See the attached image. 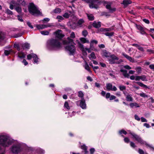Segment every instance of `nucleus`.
<instances>
[{"label":"nucleus","mask_w":154,"mask_h":154,"mask_svg":"<svg viewBox=\"0 0 154 154\" xmlns=\"http://www.w3.org/2000/svg\"><path fill=\"white\" fill-rule=\"evenodd\" d=\"M149 68L154 71V64H151L149 66Z\"/></svg>","instance_id":"nucleus-64"},{"label":"nucleus","mask_w":154,"mask_h":154,"mask_svg":"<svg viewBox=\"0 0 154 154\" xmlns=\"http://www.w3.org/2000/svg\"><path fill=\"white\" fill-rule=\"evenodd\" d=\"M17 2L22 6H25L26 5V2L24 0H17Z\"/></svg>","instance_id":"nucleus-29"},{"label":"nucleus","mask_w":154,"mask_h":154,"mask_svg":"<svg viewBox=\"0 0 154 154\" xmlns=\"http://www.w3.org/2000/svg\"><path fill=\"white\" fill-rule=\"evenodd\" d=\"M88 33L87 31L86 30H84L82 32V34L84 37H86Z\"/></svg>","instance_id":"nucleus-42"},{"label":"nucleus","mask_w":154,"mask_h":154,"mask_svg":"<svg viewBox=\"0 0 154 154\" xmlns=\"http://www.w3.org/2000/svg\"><path fill=\"white\" fill-rule=\"evenodd\" d=\"M136 27L140 32V33L142 34H146L144 31V29L140 25H136Z\"/></svg>","instance_id":"nucleus-20"},{"label":"nucleus","mask_w":154,"mask_h":154,"mask_svg":"<svg viewBox=\"0 0 154 154\" xmlns=\"http://www.w3.org/2000/svg\"><path fill=\"white\" fill-rule=\"evenodd\" d=\"M56 34V36L59 39H61L64 36V35L62 33V31L61 30H58L55 32Z\"/></svg>","instance_id":"nucleus-16"},{"label":"nucleus","mask_w":154,"mask_h":154,"mask_svg":"<svg viewBox=\"0 0 154 154\" xmlns=\"http://www.w3.org/2000/svg\"><path fill=\"white\" fill-rule=\"evenodd\" d=\"M41 33L44 35H48L49 34V32L48 31H41Z\"/></svg>","instance_id":"nucleus-36"},{"label":"nucleus","mask_w":154,"mask_h":154,"mask_svg":"<svg viewBox=\"0 0 154 154\" xmlns=\"http://www.w3.org/2000/svg\"><path fill=\"white\" fill-rule=\"evenodd\" d=\"M109 63L110 64H119L122 62L121 59L119 60V58L114 54L110 55L108 58Z\"/></svg>","instance_id":"nucleus-5"},{"label":"nucleus","mask_w":154,"mask_h":154,"mask_svg":"<svg viewBox=\"0 0 154 154\" xmlns=\"http://www.w3.org/2000/svg\"><path fill=\"white\" fill-rule=\"evenodd\" d=\"M63 16L65 18H68L69 16V14L68 13H66L63 15Z\"/></svg>","instance_id":"nucleus-49"},{"label":"nucleus","mask_w":154,"mask_h":154,"mask_svg":"<svg viewBox=\"0 0 154 154\" xmlns=\"http://www.w3.org/2000/svg\"><path fill=\"white\" fill-rule=\"evenodd\" d=\"M120 72L123 73V74L125 77L128 78L129 75L128 73H127V71L126 70L121 69L120 70Z\"/></svg>","instance_id":"nucleus-22"},{"label":"nucleus","mask_w":154,"mask_h":154,"mask_svg":"<svg viewBox=\"0 0 154 154\" xmlns=\"http://www.w3.org/2000/svg\"><path fill=\"white\" fill-rule=\"evenodd\" d=\"M18 56L20 58H24L25 57V55L23 53H22L19 54Z\"/></svg>","instance_id":"nucleus-45"},{"label":"nucleus","mask_w":154,"mask_h":154,"mask_svg":"<svg viewBox=\"0 0 154 154\" xmlns=\"http://www.w3.org/2000/svg\"><path fill=\"white\" fill-rule=\"evenodd\" d=\"M27 24L28 25V26L30 27L31 29L33 28V26H32L31 25V23L29 22H27Z\"/></svg>","instance_id":"nucleus-55"},{"label":"nucleus","mask_w":154,"mask_h":154,"mask_svg":"<svg viewBox=\"0 0 154 154\" xmlns=\"http://www.w3.org/2000/svg\"><path fill=\"white\" fill-rule=\"evenodd\" d=\"M93 26L96 28H99L101 26V24L100 22L97 23L96 21H94L92 24Z\"/></svg>","instance_id":"nucleus-24"},{"label":"nucleus","mask_w":154,"mask_h":154,"mask_svg":"<svg viewBox=\"0 0 154 154\" xmlns=\"http://www.w3.org/2000/svg\"><path fill=\"white\" fill-rule=\"evenodd\" d=\"M143 126L147 128H149L150 127L149 125L148 124L146 123H144L143 124Z\"/></svg>","instance_id":"nucleus-62"},{"label":"nucleus","mask_w":154,"mask_h":154,"mask_svg":"<svg viewBox=\"0 0 154 154\" xmlns=\"http://www.w3.org/2000/svg\"><path fill=\"white\" fill-rule=\"evenodd\" d=\"M61 11V9L59 8H57L54 10V13H59Z\"/></svg>","instance_id":"nucleus-40"},{"label":"nucleus","mask_w":154,"mask_h":154,"mask_svg":"<svg viewBox=\"0 0 154 154\" xmlns=\"http://www.w3.org/2000/svg\"><path fill=\"white\" fill-rule=\"evenodd\" d=\"M125 68L127 69H131V68L128 65H126L124 66Z\"/></svg>","instance_id":"nucleus-59"},{"label":"nucleus","mask_w":154,"mask_h":154,"mask_svg":"<svg viewBox=\"0 0 154 154\" xmlns=\"http://www.w3.org/2000/svg\"><path fill=\"white\" fill-rule=\"evenodd\" d=\"M147 51L148 52L149 54H154V51L151 49H147Z\"/></svg>","instance_id":"nucleus-52"},{"label":"nucleus","mask_w":154,"mask_h":154,"mask_svg":"<svg viewBox=\"0 0 154 154\" xmlns=\"http://www.w3.org/2000/svg\"><path fill=\"white\" fill-rule=\"evenodd\" d=\"M136 83L138 85H139L140 87H143V88H149L146 85H144L142 82H137Z\"/></svg>","instance_id":"nucleus-30"},{"label":"nucleus","mask_w":154,"mask_h":154,"mask_svg":"<svg viewBox=\"0 0 154 154\" xmlns=\"http://www.w3.org/2000/svg\"><path fill=\"white\" fill-rule=\"evenodd\" d=\"M141 119V121L142 122H147V120L143 117H141L140 118Z\"/></svg>","instance_id":"nucleus-57"},{"label":"nucleus","mask_w":154,"mask_h":154,"mask_svg":"<svg viewBox=\"0 0 154 154\" xmlns=\"http://www.w3.org/2000/svg\"><path fill=\"white\" fill-rule=\"evenodd\" d=\"M116 98V97L114 95H111L109 98L110 100H112L113 99H115Z\"/></svg>","instance_id":"nucleus-60"},{"label":"nucleus","mask_w":154,"mask_h":154,"mask_svg":"<svg viewBox=\"0 0 154 154\" xmlns=\"http://www.w3.org/2000/svg\"><path fill=\"white\" fill-rule=\"evenodd\" d=\"M36 28L38 29H43L49 26L44 24H37L36 25Z\"/></svg>","instance_id":"nucleus-21"},{"label":"nucleus","mask_w":154,"mask_h":154,"mask_svg":"<svg viewBox=\"0 0 154 154\" xmlns=\"http://www.w3.org/2000/svg\"><path fill=\"white\" fill-rule=\"evenodd\" d=\"M91 154H93L95 150L94 148H91L90 150Z\"/></svg>","instance_id":"nucleus-61"},{"label":"nucleus","mask_w":154,"mask_h":154,"mask_svg":"<svg viewBox=\"0 0 154 154\" xmlns=\"http://www.w3.org/2000/svg\"><path fill=\"white\" fill-rule=\"evenodd\" d=\"M11 150L12 153L17 154L21 150V145L20 143H17L14 144L11 148Z\"/></svg>","instance_id":"nucleus-6"},{"label":"nucleus","mask_w":154,"mask_h":154,"mask_svg":"<svg viewBox=\"0 0 154 154\" xmlns=\"http://www.w3.org/2000/svg\"><path fill=\"white\" fill-rule=\"evenodd\" d=\"M32 58H33L34 63H38V58L36 55L32 53L27 55V59L28 60H30Z\"/></svg>","instance_id":"nucleus-10"},{"label":"nucleus","mask_w":154,"mask_h":154,"mask_svg":"<svg viewBox=\"0 0 154 154\" xmlns=\"http://www.w3.org/2000/svg\"><path fill=\"white\" fill-rule=\"evenodd\" d=\"M14 46L15 47L17 48L18 51H19L21 50V47H20V44L19 45L17 44H14Z\"/></svg>","instance_id":"nucleus-43"},{"label":"nucleus","mask_w":154,"mask_h":154,"mask_svg":"<svg viewBox=\"0 0 154 154\" xmlns=\"http://www.w3.org/2000/svg\"><path fill=\"white\" fill-rule=\"evenodd\" d=\"M138 152L140 153V154H147L146 153H145L144 151L142 149H139L138 151Z\"/></svg>","instance_id":"nucleus-50"},{"label":"nucleus","mask_w":154,"mask_h":154,"mask_svg":"<svg viewBox=\"0 0 154 154\" xmlns=\"http://www.w3.org/2000/svg\"><path fill=\"white\" fill-rule=\"evenodd\" d=\"M143 21L146 23L149 24V21L146 19H143Z\"/></svg>","instance_id":"nucleus-63"},{"label":"nucleus","mask_w":154,"mask_h":154,"mask_svg":"<svg viewBox=\"0 0 154 154\" xmlns=\"http://www.w3.org/2000/svg\"><path fill=\"white\" fill-rule=\"evenodd\" d=\"M89 57L90 59H91V58L92 59H95L96 58L94 52H92L91 53L90 55L89 56Z\"/></svg>","instance_id":"nucleus-33"},{"label":"nucleus","mask_w":154,"mask_h":154,"mask_svg":"<svg viewBox=\"0 0 154 154\" xmlns=\"http://www.w3.org/2000/svg\"><path fill=\"white\" fill-rule=\"evenodd\" d=\"M130 134L132 136V138L134 139L135 140L137 141L139 143L141 144H145L149 147L152 148L153 150H154V148L152 147L150 145L148 144L146 142L144 141L142 139L140 136L134 132H130Z\"/></svg>","instance_id":"nucleus-4"},{"label":"nucleus","mask_w":154,"mask_h":154,"mask_svg":"<svg viewBox=\"0 0 154 154\" xmlns=\"http://www.w3.org/2000/svg\"><path fill=\"white\" fill-rule=\"evenodd\" d=\"M5 11H6V13L8 14L11 15H12L13 14L12 12L8 9H6V10Z\"/></svg>","instance_id":"nucleus-41"},{"label":"nucleus","mask_w":154,"mask_h":154,"mask_svg":"<svg viewBox=\"0 0 154 154\" xmlns=\"http://www.w3.org/2000/svg\"><path fill=\"white\" fill-rule=\"evenodd\" d=\"M78 41V45L79 47V48L83 52H85L86 51H88V53H90L91 52V50L90 49L88 48H84V45L82 44L80 42H79L78 40H77Z\"/></svg>","instance_id":"nucleus-12"},{"label":"nucleus","mask_w":154,"mask_h":154,"mask_svg":"<svg viewBox=\"0 0 154 154\" xmlns=\"http://www.w3.org/2000/svg\"><path fill=\"white\" fill-rule=\"evenodd\" d=\"M131 2L130 0H124L123 1L122 4H123L125 7H126L128 5L131 4Z\"/></svg>","instance_id":"nucleus-25"},{"label":"nucleus","mask_w":154,"mask_h":154,"mask_svg":"<svg viewBox=\"0 0 154 154\" xmlns=\"http://www.w3.org/2000/svg\"><path fill=\"white\" fill-rule=\"evenodd\" d=\"M28 8L29 12L32 15L36 16L41 15V13L33 3H30Z\"/></svg>","instance_id":"nucleus-3"},{"label":"nucleus","mask_w":154,"mask_h":154,"mask_svg":"<svg viewBox=\"0 0 154 154\" xmlns=\"http://www.w3.org/2000/svg\"><path fill=\"white\" fill-rule=\"evenodd\" d=\"M18 20L20 22H23V20L21 17L19 15L17 16Z\"/></svg>","instance_id":"nucleus-56"},{"label":"nucleus","mask_w":154,"mask_h":154,"mask_svg":"<svg viewBox=\"0 0 154 154\" xmlns=\"http://www.w3.org/2000/svg\"><path fill=\"white\" fill-rule=\"evenodd\" d=\"M135 80L136 81H139L141 80L143 81H147V79L146 76L142 75L141 76H135Z\"/></svg>","instance_id":"nucleus-15"},{"label":"nucleus","mask_w":154,"mask_h":154,"mask_svg":"<svg viewBox=\"0 0 154 154\" xmlns=\"http://www.w3.org/2000/svg\"><path fill=\"white\" fill-rule=\"evenodd\" d=\"M85 65L84 66L85 69H86L87 70L88 72H90L91 70L90 69L89 67L88 63H87V62L86 61H85Z\"/></svg>","instance_id":"nucleus-32"},{"label":"nucleus","mask_w":154,"mask_h":154,"mask_svg":"<svg viewBox=\"0 0 154 154\" xmlns=\"http://www.w3.org/2000/svg\"><path fill=\"white\" fill-rule=\"evenodd\" d=\"M64 106L68 109H70V107L69 105V104L67 101L65 102L64 104Z\"/></svg>","instance_id":"nucleus-39"},{"label":"nucleus","mask_w":154,"mask_h":154,"mask_svg":"<svg viewBox=\"0 0 154 154\" xmlns=\"http://www.w3.org/2000/svg\"><path fill=\"white\" fill-rule=\"evenodd\" d=\"M106 88L108 91L112 90L116 91L117 90V88L115 86H114L112 88V84L110 83L106 84Z\"/></svg>","instance_id":"nucleus-14"},{"label":"nucleus","mask_w":154,"mask_h":154,"mask_svg":"<svg viewBox=\"0 0 154 154\" xmlns=\"http://www.w3.org/2000/svg\"><path fill=\"white\" fill-rule=\"evenodd\" d=\"M57 18L59 20V21H60L61 20H63V17L61 16H58L57 17Z\"/></svg>","instance_id":"nucleus-51"},{"label":"nucleus","mask_w":154,"mask_h":154,"mask_svg":"<svg viewBox=\"0 0 154 154\" xmlns=\"http://www.w3.org/2000/svg\"><path fill=\"white\" fill-rule=\"evenodd\" d=\"M84 23V20L83 19L79 20L78 21V24L79 25H81Z\"/></svg>","instance_id":"nucleus-35"},{"label":"nucleus","mask_w":154,"mask_h":154,"mask_svg":"<svg viewBox=\"0 0 154 154\" xmlns=\"http://www.w3.org/2000/svg\"><path fill=\"white\" fill-rule=\"evenodd\" d=\"M15 10L18 13H20L22 11L21 8L19 7H16L15 8Z\"/></svg>","instance_id":"nucleus-34"},{"label":"nucleus","mask_w":154,"mask_h":154,"mask_svg":"<svg viewBox=\"0 0 154 154\" xmlns=\"http://www.w3.org/2000/svg\"><path fill=\"white\" fill-rule=\"evenodd\" d=\"M63 43L64 45H72V44L75 45L74 42L73 40L69 37H68L67 40H64L63 41Z\"/></svg>","instance_id":"nucleus-13"},{"label":"nucleus","mask_w":154,"mask_h":154,"mask_svg":"<svg viewBox=\"0 0 154 154\" xmlns=\"http://www.w3.org/2000/svg\"><path fill=\"white\" fill-rule=\"evenodd\" d=\"M100 3V2L99 0H92L90 4H89V6L91 8H97Z\"/></svg>","instance_id":"nucleus-9"},{"label":"nucleus","mask_w":154,"mask_h":154,"mask_svg":"<svg viewBox=\"0 0 154 154\" xmlns=\"http://www.w3.org/2000/svg\"><path fill=\"white\" fill-rule=\"evenodd\" d=\"M69 37L72 38H75V35L74 32H71Z\"/></svg>","instance_id":"nucleus-47"},{"label":"nucleus","mask_w":154,"mask_h":154,"mask_svg":"<svg viewBox=\"0 0 154 154\" xmlns=\"http://www.w3.org/2000/svg\"><path fill=\"white\" fill-rule=\"evenodd\" d=\"M119 88L120 90L122 91L123 90L126 89V87L124 85H121L119 86Z\"/></svg>","instance_id":"nucleus-48"},{"label":"nucleus","mask_w":154,"mask_h":154,"mask_svg":"<svg viewBox=\"0 0 154 154\" xmlns=\"http://www.w3.org/2000/svg\"><path fill=\"white\" fill-rule=\"evenodd\" d=\"M80 40L83 43H89V41L88 40H87L85 38L82 37L81 38H80Z\"/></svg>","instance_id":"nucleus-28"},{"label":"nucleus","mask_w":154,"mask_h":154,"mask_svg":"<svg viewBox=\"0 0 154 154\" xmlns=\"http://www.w3.org/2000/svg\"><path fill=\"white\" fill-rule=\"evenodd\" d=\"M130 146L131 147L133 148H134L136 147L135 143L133 142H131Z\"/></svg>","instance_id":"nucleus-53"},{"label":"nucleus","mask_w":154,"mask_h":154,"mask_svg":"<svg viewBox=\"0 0 154 154\" xmlns=\"http://www.w3.org/2000/svg\"><path fill=\"white\" fill-rule=\"evenodd\" d=\"M134 118L136 120L138 121H140V118L137 115H134Z\"/></svg>","instance_id":"nucleus-54"},{"label":"nucleus","mask_w":154,"mask_h":154,"mask_svg":"<svg viewBox=\"0 0 154 154\" xmlns=\"http://www.w3.org/2000/svg\"><path fill=\"white\" fill-rule=\"evenodd\" d=\"M66 50L68 52L70 55H73L76 51L75 46L73 45H68L65 47Z\"/></svg>","instance_id":"nucleus-7"},{"label":"nucleus","mask_w":154,"mask_h":154,"mask_svg":"<svg viewBox=\"0 0 154 154\" xmlns=\"http://www.w3.org/2000/svg\"><path fill=\"white\" fill-rule=\"evenodd\" d=\"M20 47H21V50L24 49H29L30 47L29 44L25 43L24 44H20Z\"/></svg>","instance_id":"nucleus-19"},{"label":"nucleus","mask_w":154,"mask_h":154,"mask_svg":"<svg viewBox=\"0 0 154 154\" xmlns=\"http://www.w3.org/2000/svg\"><path fill=\"white\" fill-rule=\"evenodd\" d=\"M104 3L106 4L107 5L106 6V8L108 9L109 11L111 13H112L114 11H115L116 10V9L115 8H112L111 7V5L112 4V3L111 2H105Z\"/></svg>","instance_id":"nucleus-11"},{"label":"nucleus","mask_w":154,"mask_h":154,"mask_svg":"<svg viewBox=\"0 0 154 154\" xmlns=\"http://www.w3.org/2000/svg\"><path fill=\"white\" fill-rule=\"evenodd\" d=\"M119 132L120 134H123L126 135L127 134V132H126V131L124 130H122L121 131H119Z\"/></svg>","instance_id":"nucleus-46"},{"label":"nucleus","mask_w":154,"mask_h":154,"mask_svg":"<svg viewBox=\"0 0 154 154\" xmlns=\"http://www.w3.org/2000/svg\"><path fill=\"white\" fill-rule=\"evenodd\" d=\"M104 34L107 36L110 37L112 36L114 34V32H107L105 33Z\"/></svg>","instance_id":"nucleus-37"},{"label":"nucleus","mask_w":154,"mask_h":154,"mask_svg":"<svg viewBox=\"0 0 154 154\" xmlns=\"http://www.w3.org/2000/svg\"><path fill=\"white\" fill-rule=\"evenodd\" d=\"M88 19L89 20L92 21L94 19V16L91 14H86Z\"/></svg>","instance_id":"nucleus-27"},{"label":"nucleus","mask_w":154,"mask_h":154,"mask_svg":"<svg viewBox=\"0 0 154 154\" xmlns=\"http://www.w3.org/2000/svg\"><path fill=\"white\" fill-rule=\"evenodd\" d=\"M103 55L108 58L110 56V53L109 52H108L106 50H104L103 52Z\"/></svg>","instance_id":"nucleus-26"},{"label":"nucleus","mask_w":154,"mask_h":154,"mask_svg":"<svg viewBox=\"0 0 154 154\" xmlns=\"http://www.w3.org/2000/svg\"><path fill=\"white\" fill-rule=\"evenodd\" d=\"M47 47L50 49L55 48H59L61 47V44L58 40L56 39L52 38L47 42Z\"/></svg>","instance_id":"nucleus-1"},{"label":"nucleus","mask_w":154,"mask_h":154,"mask_svg":"<svg viewBox=\"0 0 154 154\" xmlns=\"http://www.w3.org/2000/svg\"><path fill=\"white\" fill-rule=\"evenodd\" d=\"M100 3V2L99 0H92L90 4H89V6L91 8H97Z\"/></svg>","instance_id":"nucleus-8"},{"label":"nucleus","mask_w":154,"mask_h":154,"mask_svg":"<svg viewBox=\"0 0 154 154\" xmlns=\"http://www.w3.org/2000/svg\"><path fill=\"white\" fill-rule=\"evenodd\" d=\"M80 106L83 109H86V104L84 98H82L81 100L80 101Z\"/></svg>","instance_id":"nucleus-17"},{"label":"nucleus","mask_w":154,"mask_h":154,"mask_svg":"<svg viewBox=\"0 0 154 154\" xmlns=\"http://www.w3.org/2000/svg\"><path fill=\"white\" fill-rule=\"evenodd\" d=\"M140 96L143 97H147L148 96L147 94H146L144 93H142L139 94Z\"/></svg>","instance_id":"nucleus-44"},{"label":"nucleus","mask_w":154,"mask_h":154,"mask_svg":"<svg viewBox=\"0 0 154 154\" xmlns=\"http://www.w3.org/2000/svg\"><path fill=\"white\" fill-rule=\"evenodd\" d=\"M125 142L126 143H128L129 142V139L128 137H125L124 139Z\"/></svg>","instance_id":"nucleus-58"},{"label":"nucleus","mask_w":154,"mask_h":154,"mask_svg":"<svg viewBox=\"0 0 154 154\" xmlns=\"http://www.w3.org/2000/svg\"><path fill=\"white\" fill-rule=\"evenodd\" d=\"M130 106L132 108H133L134 107L137 108L140 107V105L138 104L137 103H132L130 104Z\"/></svg>","instance_id":"nucleus-23"},{"label":"nucleus","mask_w":154,"mask_h":154,"mask_svg":"<svg viewBox=\"0 0 154 154\" xmlns=\"http://www.w3.org/2000/svg\"><path fill=\"white\" fill-rule=\"evenodd\" d=\"M122 55L126 58L129 61L132 63H134V58H132L131 57L129 56L128 55L122 53Z\"/></svg>","instance_id":"nucleus-18"},{"label":"nucleus","mask_w":154,"mask_h":154,"mask_svg":"<svg viewBox=\"0 0 154 154\" xmlns=\"http://www.w3.org/2000/svg\"><path fill=\"white\" fill-rule=\"evenodd\" d=\"M13 142V140L5 135H0V144L4 147L8 146Z\"/></svg>","instance_id":"nucleus-2"},{"label":"nucleus","mask_w":154,"mask_h":154,"mask_svg":"<svg viewBox=\"0 0 154 154\" xmlns=\"http://www.w3.org/2000/svg\"><path fill=\"white\" fill-rule=\"evenodd\" d=\"M132 98L131 95L128 94L127 95L126 97V100L127 101H132Z\"/></svg>","instance_id":"nucleus-31"},{"label":"nucleus","mask_w":154,"mask_h":154,"mask_svg":"<svg viewBox=\"0 0 154 154\" xmlns=\"http://www.w3.org/2000/svg\"><path fill=\"white\" fill-rule=\"evenodd\" d=\"M78 96L82 98H84V94L81 91H80L78 92Z\"/></svg>","instance_id":"nucleus-38"}]
</instances>
